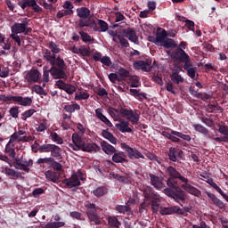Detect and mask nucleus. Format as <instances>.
<instances>
[{
  "mask_svg": "<svg viewBox=\"0 0 228 228\" xmlns=\"http://www.w3.org/2000/svg\"><path fill=\"white\" fill-rule=\"evenodd\" d=\"M102 65H105V67H111V59L108 56H103L102 58V61H100Z\"/></svg>",
  "mask_w": 228,
  "mask_h": 228,
  "instance_id": "61",
  "label": "nucleus"
},
{
  "mask_svg": "<svg viewBox=\"0 0 228 228\" xmlns=\"http://www.w3.org/2000/svg\"><path fill=\"white\" fill-rule=\"evenodd\" d=\"M77 17L80 19H88L90 17V9L86 7H80L77 9Z\"/></svg>",
  "mask_w": 228,
  "mask_h": 228,
  "instance_id": "37",
  "label": "nucleus"
},
{
  "mask_svg": "<svg viewBox=\"0 0 228 228\" xmlns=\"http://www.w3.org/2000/svg\"><path fill=\"white\" fill-rule=\"evenodd\" d=\"M93 22H92V19L90 18H81L78 20V26L80 28H90V26H92Z\"/></svg>",
  "mask_w": 228,
  "mask_h": 228,
  "instance_id": "46",
  "label": "nucleus"
},
{
  "mask_svg": "<svg viewBox=\"0 0 228 228\" xmlns=\"http://www.w3.org/2000/svg\"><path fill=\"white\" fill-rule=\"evenodd\" d=\"M94 197H104L108 193V188L106 186H101L92 191Z\"/></svg>",
  "mask_w": 228,
  "mask_h": 228,
  "instance_id": "39",
  "label": "nucleus"
},
{
  "mask_svg": "<svg viewBox=\"0 0 228 228\" xmlns=\"http://www.w3.org/2000/svg\"><path fill=\"white\" fill-rule=\"evenodd\" d=\"M166 173L169 175V178L167 180V184L168 188H173V190H180L179 189V182L177 179L182 183H188V178L183 176L175 167L169 166L166 169Z\"/></svg>",
  "mask_w": 228,
  "mask_h": 228,
  "instance_id": "2",
  "label": "nucleus"
},
{
  "mask_svg": "<svg viewBox=\"0 0 228 228\" xmlns=\"http://www.w3.org/2000/svg\"><path fill=\"white\" fill-rule=\"evenodd\" d=\"M69 216H71V218H76V220H85L83 215L77 211L70 212Z\"/></svg>",
  "mask_w": 228,
  "mask_h": 228,
  "instance_id": "59",
  "label": "nucleus"
},
{
  "mask_svg": "<svg viewBox=\"0 0 228 228\" xmlns=\"http://www.w3.org/2000/svg\"><path fill=\"white\" fill-rule=\"evenodd\" d=\"M48 47L50 50L45 51L44 60L50 63V65H53V74H55V72L57 74H62L63 71L61 69L67 67V63H65V61L61 59V57H56V54L61 51L60 47L53 41L49 43Z\"/></svg>",
  "mask_w": 228,
  "mask_h": 228,
  "instance_id": "1",
  "label": "nucleus"
},
{
  "mask_svg": "<svg viewBox=\"0 0 228 228\" xmlns=\"http://www.w3.org/2000/svg\"><path fill=\"white\" fill-rule=\"evenodd\" d=\"M170 79L174 85H180V83H184V78L179 74V70L177 69L172 71Z\"/></svg>",
  "mask_w": 228,
  "mask_h": 228,
  "instance_id": "33",
  "label": "nucleus"
},
{
  "mask_svg": "<svg viewBox=\"0 0 228 228\" xmlns=\"http://www.w3.org/2000/svg\"><path fill=\"white\" fill-rule=\"evenodd\" d=\"M102 136L108 140L113 145H117V138L115 137V135H113V134L110 132L109 128L102 131Z\"/></svg>",
  "mask_w": 228,
  "mask_h": 228,
  "instance_id": "34",
  "label": "nucleus"
},
{
  "mask_svg": "<svg viewBox=\"0 0 228 228\" xmlns=\"http://www.w3.org/2000/svg\"><path fill=\"white\" fill-rule=\"evenodd\" d=\"M168 37V34L167 33V30L163 29L161 32L157 33L156 37H151L152 40L151 42H153V44H156V45H161V44L165 43V40Z\"/></svg>",
  "mask_w": 228,
  "mask_h": 228,
  "instance_id": "26",
  "label": "nucleus"
},
{
  "mask_svg": "<svg viewBox=\"0 0 228 228\" xmlns=\"http://www.w3.org/2000/svg\"><path fill=\"white\" fill-rule=\"evenodd\" d=\"M119 115L126 120H128L132 126H138L140 122V110L131 108L119 107Z\"/></svg>",
  "mask_w": 228,
  "mask_h": 228,
  "instance_id": "3",
  "label": "nucleus"
},
{
  "mask_svg": "<svg viewBox=\"0 0 228 228\" xmlns=\"http://www.w3.org/2000/svg\"><path fill=\"white\" fill-rule=\"evenodd\" d=\"M101 146L102 151H103V152L109 156H111V154H115L117 152V149H115V147H113V145L110 144L108 142H102Z\"/></svg>",
  "mask_w": 228,
  "mask_h": 228,
  "instance_id": "31",
  "label": "nucleus"
},
{
  "mask_svg": "<svg viewBox=\"0 0 228 228\" xmlns=\"http://www.w3.org/2000/svg\"><path fill=\"white\" fill-rule=\"evenodd\" d=\"M183 154H184V152L175 147H170L167 152L168 159L173 161V163H177V161L183 158Z\"/></svg>",
  "mask_w": 228,
  "mask_h": 228,
  "instance_id": "16",
  "label": "nucleus"
},
{
  "mask_svg": "<svg viewBox=\"0 0 228 228\" xmlns=\"http://www.w3.org/2000/svg\"><path fill=\"white\" fill-rule=\"evenodd\" d=\"M115 179H117V181H118L119 183H124V184H129V183H131V181L129 180V178H127V176L126 175H115Z\"/></svg>",
  "mask_w": 228,
  "mask_h": 228,
  "instance_id": "53",
  "label": "nucleus"
},
{
  "mask_svg": "<svg viewBox=\"0 0 228 228\" xmlns=\"http://www.w3.org/2000/svg\"><path fill=\"white\" fill-rule=\"evenodd\" d=\"M90 98V94L88 93H80L78 95L75 96V101H86V99Z\"/></svg>",
  "mask_w": 228,
  "mask_h": 228,
  "instance_id": "55",
  "label": "nucleus"
},
{
  "mask_svg": "<svg viewBox=\"0 0 228 228\" xmlns=\"http://www.w3.org/2000/svg\"><path fill=\"white\" fill-rule=\"evenodd\" d=\"M0 45L4 49V51H10L12 49V44L10 43V39L4 37V41H0Z\"/></svg>",
  "mask_w": 228,
  "mask_h": 228,
  "instance_id": "51",
  "label": "nucleus"
},
{
  "mask_svg": "<svg viewBox=\"0 0 228 228\" xmlns=\"http://www.w3.org/2000/svg\"><path fill=\"white\" fill-rule=\"evenodd\" d=\"M40 71L38 69H31L27 71L24 77L28 83H38L40 81Z\"/></svg>",
  "mask_w": 228,
  "mask_h": 228,
  "instance_id": "20",
  "label": "nucleus"
},
{
  "mask_svg": "<svg viewBox=\"0 0 228 228\" xmlns=\"http://www.w3.org/2000/svg\"><path fill=\"white\" fill-rule=\"evenodd\" d=\"M71 138L73 143H69V147H70V149L73 151H81V148L85 144V140H83V137H81L78 133H74Z\"/></svg>",
  "mask_w": 228,
  "mask_h": 228,
  "instance_id": "14",
  "label": "nucleus"
},
{
  "mask_svg": "<svg viewBox=\"0 0 228 228\" xmlns=\"http://www.w3.org/2000/svg\"><path fill=\"white\" fill-rule=\"evenodd\" d=\"M36 0H23L21 2H18V6L21 7V10H26L28 7L33 8Z\"/></svg>",
  "mask_w": 228,
  "mask_h": 228,
  "instance_id": "43",
  "label": "nucleus"
},
{
  "mask_svg": "<svg viewBox=\"0 0 228 228\" xmlns=\"http://www.w3.org/2000/svg\"><path fill=\"white\" fill-rule=\"evenodd\" d=\"M151 65H152V61L151 60L137 61L134 63V67L137 70H143V72H151L152 70Z\"/></svg>",
  "mask_w": 228,
  "mask_h": 228,
  "instance_id": "18",
  "label": "nucleus"
},
{
  "mask_svg": "<svg viewBox=\"0 0 228 228\" xmlns=\"http://www.w3.org/2000/svg\"><path fill=\"white\" fill-rule=\"evenodd\" d=\"M35 113H37V110L35 109L28 110L21 114V118L22 120H28V118L33 117Z\"/></svg>",
  "mask_w": 228,
  "mask_h": 228,
  "instance_id": "50",
  "label": "nucleus"
},
{
  "mask_svg": "<svg viewBox=\"0 0 228 228\" xmlns=\"http://www.w3.org/2000/svg\"><path fill=\"white\" fill-rule=\"evenodd\" d=\"M163 192L167 197H170V199H174V200L178 204H180L181 200H186V194H184V191L182 190L181 187H179V190L174 189L172 187H167L164 189Z\"/></svg>",
  "mask_w": 228,
  "mask_h": 228,
  "instance_id": "7",
  "label": "nucleus"
},
{
  "mask_svg": "<svg viewBox=\"0 0 228 228\" xmlns=\"http://www.w3.org/2000/svg\"><path fill=\"white\" fill-rule=\"evenodd\" d=\"M54 221L52 223H48L45 224V228H60V227H65V222H61V216L60 215L56 214L54 216Z\"/></svg>",
  "mask_w": 228,
  "mask_h": 228,
  "instance_id": "28",
  "label": "nucleus"
},
{
  "mask_svg": "<svg viewBox=\"0 0 228 228\" xmlns=\"http://www.w3.org/2000/svg\"><path fill=\"white\" fill-rule=\"evenodd\" d=\"M119 76H121V77H129L130 73L129 70L124 69V68H119L118 70Z\"/></svg>",
  "mask_w": 228,
  "mask_h": 228,
  "instance_id": "63",
  "label": "nucleus"
},
{
  "mask_svg": "<svg viewBox=\"0 0 228 228\" xmlns=\"http://www.w3.org/2000/svg\"><path fill=\"white\" fill-rule=\"evenodd\" d=\"M206 195L208 196V199L211 200L214 206H216V208H219V209H225V204L220 199H218L216 195L209 191H206Z\"/></svg>",
  "mask_w": 228,
  "mask_h": 228,
  "instance_id": "25",
  "label": "nucleus"
},
{
  "mask_svg": "<svg viewBox=\"0 0 228 228\" xmlns=\"http://www.w3.org/2000/svg\"><path fill=\"white\" fill-rule=\"evenodd\" d=\"M95 115L97 118H99L101 121L103 122V124H105V126H107V127H113V124L111 123V121H110V119H108V118H106V116L102 114V109L101 108L96 109Z\"/></svg>",
  "mask_w": 228,
  "mask_h": 228,
  "instance_id": "29",
  "label": "nucleus"
},
{
  "mask_svg": "<svg viewBox=\"0 0 228 228\" xmlns=\"http://www.w3.org/2000/svg\"><path fill=\"white\" fill-rule=\"evenodd\" d=\"M44 193H45V190H44V188H37L32 191V196L34 199H38V197H40V195H44Z\"/></svg>",
  "mask_w": 228,
  "mask_h": 228,
  "instance_id": "54",
  "label": "nucleus"
},
{
  "mask_svg": "<svg viewBox=\"0 0 228 228\" xmlns=\"http://www.w3.org/2000/svg\"><path fill=\"white\" fill-rule=\"evenodd\" d=\"M122 34L125 38H127L130 42H133V44H140L138 36L136 35V29L133 28H126L122 30Z\"/></svg>",
  "mask_w": 228,
  "mask_h": 228,
  "instance_id": "15",
  "label": "nucleus"
},
{
  "mask_svg": "<svg viewBox=\"0 0 228 228\" xmlns=\"http://www.w3.org/2000/svg\"><path fill=\"white\" fill-rule=\"evenodd\" d=\"M63 110L66 113H70L72 115L75 111H79V110H81V105L77 103L67 104L63 107Z\"/></svg>",
  "mask_w": 228,
  "mask_h": 228,
  "instance_id": "38",
  "label": "nucleus"
},
{
  "mask_svg": "<svg viewBox=\"0 0 228 228\" xmlns=\"http://www.w3.org/2000/svg\"><path fill=\"white\" fill-rule=\"evenodd\" d=\"M36 129L38 133H44V131L47 130V121L44 120Z\"/></svg>",
  "mask_w": 228,
  "mask_h": 228,
  "instance_id": "57",
  "label": "nucleus"
},
{
  "mask_svg": "<svg viewBox=\"0 0 228 228\" xmlns=\"http://www.w3.org/2000/svg\"><path fill=\"white\" fill-rule=\"evenodd\" d=\"M63 183L68 188H76L77 186H81V182L79 181V178H77V174H73L70 178L65 179Z\"/></svg>",
  "mask_w": 228,
  "mask_h": 228,
  "instance_id": "21",
  "label": "nucleus"
},
{
  "mask_svg": "<svg viewBox=\"0 0 228 228\" xmlns=\"http://www.w3.org/2000/svg\"><path fill=\"white\" fill-rule=\"evenodd\" d=\"M98 26L100 28V30L99 28H94L95 31H101L102 33H105V31H108V23L103 20H98Z\"/></svg>",
  "mask_w": 228,
  "mask_h": 228,
  "instance_id": "47",
  "label": "nucleus"
},
{
  "mask_svg": "<svg viewBox=\"0 0 228 228\" xmlns=\"http://www.w3.org/2000/svg\"><path fill=\"white\" fill-rule=\"evenodd\" d=\"M80 151H83V152H97V151H101V147L95 142H84Z\"/></svg>",
  "mask_w": 228,
  "mask_h": 228,
  "instance_id": "27",
  "label": "nucleus"
},
{
  "mask_svg": "<svg viewBox=\"0 0 228 228\" xmlns=\"http://www.w3.org/2000/svg\"><path fill=\"white\" fill-rule=\"evenodd\" d=\"M39 152H51L52 158H61L62 150L56 144L45 143L38 148Z\"/></svg>",
  "mask_w": 228,
  "mask_h": 228,
  "instance_id": "10",
  "label": "nucleus"
},
{
  "mask_svg": "<svg viewBox=\"0 0 228 228\" xmlns=\"http://www.w3.org/2000/svg\"><path fill=\"white\" fill-rule=\"evenodd\" d=\"M117 38L119 41L121 47H126V48L129 47V41H127V39H126L124 36L118 35Z\"/></svg>",
  "mask_w": 228,
  "mask_h": 228,
  "instance_id": "52",
  "label": "nucleus"
},
{
  "mask_svg": "<svg viewBox=\"0 0 228 228\" xmlns=\"http://www.w3.org/2000/svg\"><path fill=\"white\" fill-rule=\"evenodd\" d=\"M12 102H17L20 106H31L33 99L31 97L14 96Z\"/></svg>",
  "mask_w": 228,
  "mask_h": 228,
  "instance_id": "23",
  "label": "nucleus"
},
{
  "mask_svg": "<svg viewBox=\"0 0 228 228\" xmlns=\"http://www.w3.org/2000/svg\"><path fill=\"white\" fill-rule=\"evenodd\" d=\"M117 129L120 131V133H133V128L129 127V121L123 120L120 123L116 124Z\"/></svg>",
  "mask_w": 228,
  "mask_h": 228,
  "instance_id": "30",
  "label": "nucleus"
},
{
  "mask_svg": "<svg viewBox=\"0 0 228 228\" xmlns=\"http://www.w3.org/2000/svg\"><path fill=\"white\" fill-rule=\"evenodd\" d=\"M144 199L145 200H151V211L152 213H158L159 211V203L156 200L159 199L158 194L154 193V190L151 186H147L144 189Z\"/></svg>",
  "mask_w": 228,
  "mask_h": 228,
  "instance_id": "6",
  "label": "nucleus"
},
{
  "mask_svg": "<svg viewBox=\"0 0 228 228\" xmlns=\"http://www.w3.org/2000/svg\"><path fill=\"white\" fill-rule=\"evenodd\" d=\"M115 209L122 215H126V213L131 215V207L129 205H118Z\"/></svg>",
  "mask_w": 228,
  "mask_h": 228,
  "instance_id": "40",
  "label": "nucleus"
},
{
  "mask_svg": "<svg viewBox=\"0 0 228 228\" xmlns=\"http://www.w3.org/2000/svg\"><path fill=\"white\" fill-rule=\"evenodd\" d=\"M183 69L187 72V76L191 77V79H197V68L193 67V62L190 61L187 64H183Z\"/></svg>",
  "mask_w": 228,
  "mask_h": 228,
  "instance_id": "24",
  "label": "nucleus"
},
{
  "mask_svg": "<svg viewBox=\"0 0 228 228\" xmlns=\"http://www.w3.org/2000/svg\"><path fill=\"white\" fill-rule=\"evenodd\" d=\"M193 127L195 131H197L198 133H201V134H204L205 136H208L211 138V136L209 135V130L206 128L204 126L200 124H195L193 125Z\"/></svg>",
  "mask_w": 228,
  "mask_h": 228,
  "instance_id": "41",
  "label": "nucleus"
},
{
  "mask_svg": "<svg viewBox=\"0 0 228 228\" xmlns=\"http://www.w3.org/2000/svg\"><path fill=\"white\" fill-rule=\"evenodd\" d=\"M79 54H81V56H90V47H81Z\"/></svg>",
  "mask_w": 228,
  "mask_h": 228,
  "instance_id": "64",
  "label": "nucleus"
},
{
  "mask_svg": "<svg viewBox=\"0 0 228 228\" xmlns=\"http://www.w3.org/2000/svg\"><path fill=\"white\" fill-rule=\"evenodd\" d=\"M44 163L49 165L50 168H53L56 172H61V170H63V166L60 162L55 161L53 157L40 158L37 161V165H42Z\"/></svg>",
  "mask_w": 228,
  "mask_h": 228,
  "instance_id": "11",
  "label": "nucleus"
},
{
  "mask_svg": "<svg viewBox=\"0 0 228 228\" xmlns=\"http://www.w3.org/2000/svg\"><path fill=\"white\" fill-rule=\"evenodd\" d=\"M11 31L12 33H15L16 35H19L20 33L28 35V33H31V28L28 27V21H25L23 23L15 22L12 26Z\"/></svg>",
  "mask_w": 228,
  "mask_h": 228,
  "instance_id": "13",
  "label": "nucleus"
},
{
  "mask_svg": "<svg viewBox=\"0 0 228 228\" xmlns=\"http://www.w3.org/2000/svg\"><path fill=\"white\" fill-rule=\"evenodd\" d=\"M45 178L52 183H58V181H60V175L54 171L48 170L45 173Z\"/></svg>",
  "mask_w": 228,
  "mask_h": 228,
  "instance_id": "35",
  "label": "nucleus"
},
{
  "mask_svg": "<svg viewBox=\"0 0 228 228\" xmlns=\"http://www.w3.org/2000/svg\"><path fill=\"white\" fill-rule=\"evenodd\" d=\"M87 210L86 215L91 225H101L102 221L99 215H97V208H95V204L89 203L86 205Z\"/></svg>",
  "mask_w": 228,
  "mask_h": 228,
  "instance_id": "9",
  "label": "nucleus"
},
{
  "mask_svg": "<svg viewBox=\"0 0 228 228\" xmlns=\"http://www.w3.org/2000/svg\"><path fill=\"white\" fill-rule=\"evenodd\" d=\"M166 49H175L177 47V43L172 38H167L164 41V44H161Z\"/></svg>",
  "mask_w": 228,
  "mask_h": 228,
  "instance_id": "42",
  "label": "nucleus"
},
{
  "mask_svg": "<svg viewBox=\"0 0 228 228\" xmlns=\"http://www.w3.org/2000/svg\"><path fill=\"white\" fill-rule=\"evenodd\" d=\"M126 158H127V156H126V153H124L123 151H119V152L116 151L112 156V161L114 163H127V160Z\"/></svg>",
  "mask_w": 228,
  "mask_h": 228,
  "instance_id": "32",
  "label": "nucleus"
},
{
  "mask_svg": "<svg viewBox=\"0 0 228 228\" xmlns=\"http://www.w3.org/2000/svg\"><path fill=\"white\" fill-rule=\"evenodd\" d=\"M9 113L12 118H19V107H12L9 110Z\"/></svg>",
  "mask_w": 228,
  "mask_h": 228,
  "instance_id": "56",
  "label": "nucleus"
},
{
  "mask_svg": "<svg viewBox=\"0 0 228 228\" xmlns=\"http://www.w3.org/2000/svg\"><path fill=\"white\" fill-rule=\"evenodd\" d=\"M183 190H184L187 193H190L191 195H194V197H200L202 195V192L200 190L197 189V187H194L193 185L184 183L182 184Z\"/></svg>",
  "mask_w": 228,
  "mask_h": 228,
  "instance_id": "22",
  "label": "nucleus"
},
{
  "mask_svg": "<svg viewBox=\"0 0 228 228\" xmlns=\"http://www.w3.org/2000/svg\"><path fill=\"white\" fill-rule=\"evenodd\" d=\"M4 174L9 175L10 177H16V178L20 177V173L10 167H4Z\"/></svg>",
  "mask_w": 228,
  "mask_h": 228,
  "instance_id": "48",
  "label": "nucleus"
},
{
  "mask_svg": "<svg viewBox=\"0 0 228 228\" xmlns=\"http://www.w3.org/2000/svg\"><path fill=\"white\" fill-rule=\"evenodd\" d=\"M107 220L110 228H120V225H122V223L115 216H109Z\"/></svg>",
  "mask_w": 228,
  "mask_h": 228,
  "instance_id": "36",
  "label": "nucleus"
},
{
  "mask_svg": "<svg viewBox=\"0 0 228 228\" xmlns=\"http://www.w3.org/2000/svg\"><path fill=\"white\" fill-rule=\"evenodd\" d=\"M34 92L37 93V95H47V93H45V90H44V87L40 86H35Z\"/></svg>",
  "mask_w": 228,
  "mask_h": 228,
  "instance_id": "58",
  "label": "nucleus"
},
{
  "mask_svg": "<svg viewBox=\"0 0 228 228\" xmlns=\"http://www.w3.org/2000/svg\"><path fill=\"white\" fill-rule=\"evenodd\" d=\"M161 134L165 138H167V140H170V142L173 143H181V140L179 138H182V140H184V142L191 141V136H190V134H184L170 128H167L166 130L162 131Z\"/></svg>",
  "mask_w": 228,
  "mask_h": 228,
  "instance_id": "4",
  "label": "nucleus"
},
{
  "mask_svg": "<svg viewBox=\"0 0 228 228\" xmlns=\"http://www.w3.org/2000/svg\"><path fill=\"white\" fill-rule=\"evenodd\" d=\"M218 133L223 134L221 137H214L213 140L217 143H228V126L226 125H218Z\"/></svg>",
  "mask_w": 228,
  "mask_h": 228,
  "instance_id": "17",
  "label": "nucleus"
},
{
  "mask_svg": "<svg viewBox=\"0 0 228 228\" xmlns=\"http://www.w3.org/2000/svg\"><path fill=\"white\" fill-rule=\"evenodd\" d=\"M78 33L81 37L82 41H84L85 43L95 41V39L94 37H92V36L88 35V33H86L83 30L79 31Z\"/></svg>",
  "mask_w": 228,
  "mask_h": 228,
  "instance_id": "49",
  "label": "nucleus"
},
{
  "mask_svg": "<svg viewBox=\"0 0 228 228\" xmlns=\"http://www.w3.org/2000/svg\"><path fill=\"white\" fill-rule=\"evenodd\" d=\"M151 184L155 190H163L165 188V183H163V177H159L154 174H149Z\"/></svg>",
  "mask_w": 228,
  "mask_h": 228,
  "instance_id": "19",
  "label": "nucleus"
},
{
  "mask_svg": "<svg viewBox=\"0 0 228 228\" xmlns=\"http://www.w3.org/2000/svg\"><path fill=\"white\" fill-rule=\"evenodd\" d=\"M171 58L175 60V61H178V63H183V65H186L191 61L190 55H188V53H186V52L181 47H176L172 51Z\"/></svg>",
  "mask_w": 228,
  "mask_h": 228,
  "instance_id": "8",
  "label": "nucleus"
},
{
  "mask_svg": "<svg viewBox=\"0 0 228 228\" xmlns=\"http://www.w3.org/2000/svg\"><path fill=\"white\" fill-rule=\"evenodd\" d=\"M50 139L52 142H54L55 143H58V145H62L63 143V138H61L56 132H51L50 133Z\"/></svg>",
  "mask_w": 228,
  "mask_h": 228,
  "instance_id": "44",
  "label": "nucleus"
},
{
  "mask_svg": "<svg viewBox=\"0 0 228 228\" xmlns=\"http://www.w3.org/2000/svg\"><path fill=\"white\" fill-rule=\"evenodd\" d=\"M166 88L167 92H169V94H173V95H175V90H174V83H172V81H168L166 83Z\"/></svg>",
  "mask_w": 228,
  "mask_h": 228,
  "instance_id": "60",
  "label": "nucleus"
},
{
  "mask_svg": "<svg viewBox=\"0 0 228 228\" xmlns=\"http://www.w3.org/2000/svg\"><path fill=\"white\" fill-rule=\"evenodd\" d=\"M52 67L49 69L48 67L45 66L43 68V86H45L46 83H49L50 80V77L49 74H51L53 79H67V73L65 72V70H67V67H63L61 69L62 73H53L54 69H53V65H51Z\"/></svg>",
  "mask_w": 228,
  "mask_h": 228,
  "instance_id": "5",
  "label": "nucleus"
},
{
  "mask_svg": "<svg viewBox=\"0 0 228 228\" xmlns=\"http://www.w3.org/2000/svg\"><path fill=\"white\" fill-rule=\"evenodd\" d=\"M122 149H125L127 152V156L130 159H145V156L142 154L138 150L132 148L131 146L127 145L126 143L121 144Z\"/></svg>",
  "mask_w": 228,
  "mask_h": 228,
  "instance_id": "12",
  "label": "nucleus"
},
{
  "mask_svg": "<svg viewBox=\"0 0 228 228\" xmlns=\"http://www.w3.org/2000/svg\"><path fill=\"white\" fill-rule=\"evenodd\" d=\"M64 92H66V94H69V95H72V94L76 92V86L67 84Z\"/></svg>",
  "mask_w": 228,
  "mask_h": 228,
  "instance_id": "62",
  "label": "nucleus"
},
{
  "mask_svg": "<svg viewBox=\"0 0 228 228\" xmlns=\"http://www.w3.org/2000/svg\"><path fill=\"white\" fill-rule=\"evenodd\" d=\"M5 152H6V154H8L9 157H11L12 159H15L16 153H15V149H13V144L12 145V143L8 142V143L5 145Z\"/></svg>",
  "mask_w": 228,
  "mask_h": 228,
  "instance_id": "45",
  "label": "nucleus"
}]
</instances>
